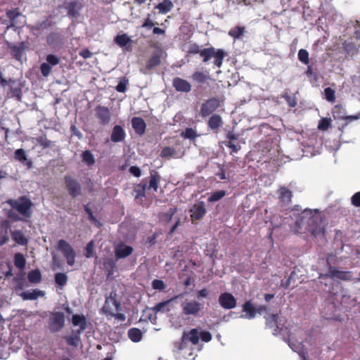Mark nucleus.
<instances>
[{
	"mask_svg": "<svg viewBox=\"0 0 360 360\" xmlns=\"http://www.w3.org/2000/svg\"><path fill=\"white\" fill-rule=\"evenodd\" d=\"M295 231L300 234L309 233L313 238H324L326 230L319 211L304 210L295 221Z\"/></svg>",
	"mask_w": 360,
	"mask_h": 360,
	"instance_id": "obj_1",
	"label": "nucleus"
},
{
	"mask_svg": "<svg viewBox=\"0 0 360 360\" xmlns=\"http://www.w3.org/2000/svg\"><path fill=\"white\" fill-rule=\"evenodd\" d=\"M319 278L320 288L327 293L328 296H335L338 293L339 284L335 283L333 279L338 278L342 281H353L354 283L360 282V272L357 278H352V273L349 271H339L336 267L330 266L326 274H320Z\"/></svg>",
	"mask_w": 360,
	"mask_h": 360,
	"instance_id": "obj_2",
	"label": "nucleus"
},
{
	"mask_svg": "<svg viewBox=\"0 0 360 360\" xmlns=\"http://www.w3.org/2000/svg\"><path fill=\"white\" fill-rule=\"evenodd\" d=\"M187 53L193 55L199 53L203 63H207L212 58H214V64L217 68L221 67L223 60L227 55V53L221 49H215L214 47H210L200 49V46L196 43H192L188 46Z\"/></svg>",
	"mask_w": 360,
	"mask_h": 360,
	"instance_id": "obj_3",
	"label": "nucleus"
},
{
	"mask_svg": "<svg viewBox=\"0 0 360 360\" xmlns=\"http://www.w3.org/2000/svg\"><path fill=\"white\" fill-rule=\"evenodd\" d=\"M6 202L24 217L30 218L31 217L33 202L27 196L22 195L18 199H9Z\"/></svg>",
	"mask_w": 360,
	"mask_h": 360,
	"instance_id": "obj_4",
	"label": "nucleus"
},
{
	"mask_svg": "<svg viewBox=\"0 0 360 360\" xmlns=\"http://www.w3.org/2000/svg\"><path fill=\"white\" fill-rule=\"evenodd\" d=\"M332 115L335 120H345L340 129L342 131L349 122L357 120L360 118V113L354 115H347L346 109L340 104L335 105L332 109Z\"/></svg>",
	"mask_w": 360,
	"mask_h": 360,
	"instance_id": "obj_5",
	"label": "nucleus"
},
{
	"mask_svg": "<svg viewBox=\"0 0 360 360\" xmlns=\"http://www.w3.org/2000/svg\"><path fill=\"white\" fill-rule=\"evenodd\" d=\"M65 326V314L61 311L51 312L48 320V328L51 333L60 331Z\"/></svg>",
	"mask_w": 360,
	"mask_h": 360,
	"instance_id": "obj_6",
	"label": "nucleus"
},
{
	"mask_svg": "<svg viewBox=\"0 0 360 360\" xmlns=\"http://www.w3.org/2000/svg\"><path fill=\"white\" fill-rule=\"evenodd\" d=\"M6 16L8 20L6 30L10 28L16 30L18 28L22 27L23 24L20 18H25V16L20 11L19 8H13L6 11Z\"/></svg>",
	"mask_w": 360,
	"mask_h": 360,
	"instance_id": "obj_7",
	"label": "nucleus"
},
{
	"mask_svg": "<svg viewBox=\"0 0 360 360\" xmlns=\"http://www.w3.org/2000/svg\"><path fill=\"white\" fill-rule=\"evenodd\" d=\"M219 98L212 97L205 100L201 105L200 115L202 118L211 116L221 106Z\"/></svg>",
	"mask_w": 360,
	"mask_h": 360,
	"instance_id": "obj_8",
	"label": "nucleus"
},
{
	"mask_svg": "<svg viewBox=\"0 0 360 360\" xmlns=\"http://www.w3.org/2000/svg\"><path fill=\"white\" fill-rule=\"evenodd\" d=\"M116 297V293L111 292L110 295L105 297L104 304L101 308V311L104 315L110 316L113 313V307L117 311L122 310L121 304L117 300Z\"/></svg>",
	"mask_w": 360,
	"mask_h": 360,
	"instance_id": "obj_9",
	"label": "nucleus"
},
{
	"mask_svg": "<svg viewBox=\"0 0 360 360\" xmlns=\"http://www.w3.org/2000/svg\"><path fill=\"white\" fill-rule=\"evenodd\" d=\"M56 248L61 252L70 266H73L75 262V252L72 247L65 240L60 239L58 241Z\"/></svg>",
	"mask_w": 360,
	"mask_h": 360,
	"instance_id": "obj_10",
	"label": "nucleus"
},
{
	"mask_svg": "<svg viewBox=\"0 0 360 360\" xmlns=\"http://www.w3.org/2000/svg\"><path fill=\"white\" fill-rule=\"evenodd\" d=\"M150 47L155 48V51L152 53L146 62V68L148 70L160 65L162 62V58L164 55H166L165 51L159 44H153V45H150Z\"/></svg>",
	"mask_w": 360,
	"mask_h": 360,
	"instance_id": "obj_11",
	"label": "nucleus"
},
{
	"mask_svg": "<svg viewBox=\"0 0 360 360\" xmlns=\"http://www.w3.org/2000/svg\"><path fill=\"white\" fill-rule=\"evenodd\" d=\"M64 182L65 187L72 198H76L81 195L82 187L79 182L70 175H65L64 176Z\"/></svg>",
	"mask_w": 360,
	"mask_h": 360,
	"instance_id": "obj_12",
	"label": "nucleus"
},
{
	"mask_svg": "<svg viewBox=\"0 0 360 360\" xmlns=\"http://www.w3.org/2000/svg\"><path fill=\"white\" fill-rule=\"evenodd\" d=\"M181 307L184 315L195 316H198L202 308V304L195 300L185 301L182 303Z\"/></svg>",
	"mask_w": 360,
	"mask_h": 360,
	"instance_id": "obj_13",
	"label": "nucleus"
},
{
	"mask_svg": "<svg viewBox=\"0 0 360 360\" xmlns=\"http://www.w3.org/2000/svg\"><path fill=\"white\" fill-rule=\"evenodd\" d=\"M199 331L198 328H192L188 332H184L181 342L179 343L178 349L182 350L184 347V342L185 340L191 342L193 345H196L199 342Z\"/></svg>",
	"mask_w": 360,
	"mask_h": 360,
	"instance_id": "obj_14",
	"label": "nucleus"
},
{
	"mask_svg": "<svg viewBox=\"0 0 360 360\" xmlns=\"http://www.w3.org/2000/svg\"><path fill=\"white\" fill-rule=\"evenodd\" d=\"M96 117L99 120V123L102 125L109 124L111 119V113L108 107L101 105L95 108Z\"/></svg>",
	"mask_w": 360,
	"mask_h": 360,
	"instance_id": "obj_15",
	"label": "nucleus"
},
{
	"mask_svg": "<svg viewBox=\"0 0 360 360\" xmlns=\"http://www.w3.org/2000/svg\"><path fill=\"white\" fill-rule=\"evenodd\" d=\"M220 306L225 309H231L236 307L237 302L233 295L229 292H223L219 297Z\"/></svg>",
	"mask_w": 360,
	"mask_h": 360,
	"instance_id": "obj_16",
	"label": "nucleus"
},
{
	"mask_svg": "<svg viewBox=\"0 0 360 360\" xmlns=\"http://www.w3.org/2000/svg\"><path fill=\"white\" fill-rule=\"evenodd\" d=\"M8 48L11 50L13 57L20 61L21 60L23 52L28 48V43L22 41L18 45L8 43Z\"/></svg>",
	"mask_w": 360,
	"mask_h": 360,
	"instance_id": "obj_17",
	"label": "nucleus"
},
{
	"mask_svg": "<svg viewBox=\"0 0 360 360\" xmlns=\"http://www.w3.org/2000/svg\"><path fill=\"white\" fill-rule=\"evenodd\" d=\"M46 43L53 49L60 48L63 44V37L58 32H51L46 37Z\"/></svg>",
	"mask_w": 360,
	"mask_h": 360,
	"instance_id": "obj_18",
	"label": "nucleus"
},
{
	"mask_svg": "<svg viewBox=\"0 0 360 360\" xmlns=\"http://www.w3.org/2000/svg\"><path fill=\"white\" fill-rule=\"evenodd\" d=\"M238 137L239 134L235 133L233 130H229L226 134V138L228 141H224V145L231 150V153H238L241 148L239 144L233 143V141L238 140Z\"/></svg>",
	"mask_w": 360,
	"mask_h": 360,
	"instance_id": "obj_19",
	"label": "nucleus"
},
{
	"mask_svg": "<svg viewBox=\"0 0 360 360\" xmlns=\"http://www.w3.org/2000/svg\"><path fill=\"white\" fill-rule=\"evenodd\" d=\"M208 128L214 134H217L219 129L223 126V120L218 114L212 115L207 120Z\"/></svg>",
	"mask_w": 360,
	"mask_h": 360,
	"instance_id": "obj_20",
	"label": "nucleus"
},
{
	"mask_svg": "<svg viewBox=\"0 0 360 360\" xmlns=\"http://www.w3.org/2000/svg\"><path fill=\"white\" fill-rule=\"evenodd\" d=\"M190 212L193 221L201 219L206 213L204 202L200 201L195 203L191 209Z\"/></svg>",
	"mask_w": 360,
	"mask_h": 360,
	"instance_id": "obj_21",
	"label": "nucleus"
},
{
	"mask_svg": "<svg viewBox=\"0 0 360 360\" xmlns=\"http://www.w3.org/2000/svg\"><path fill=\"white\" fill-rule=\"evenodd\" d=\"M172 86L179 92L188 93L191 91V84L187 80L180 77L173 79Z\"/></svg>",
	"mask_w": 360,
	"mask_h": 360,
	"instance_id": "obj_22",
	"label": "nucleus"
},
{
	"mask_svg": "<svg viewBox=\"0 0 360 360\" xmlns=\"http://www.w3.org/2000/svg\"><path fill=\"white\" fill-rule=\"evenodd\" d=\"M14 159L26 166L27 169H31L33 167V162L32 160L27 158L26 152L22 148L15 150L14 152Z\"/></svg>",
	"mask_w": 360,
	"mask_h": 360,
	"instance_id": "obj_23",
	"label": "nucleus"
},
{
	"mask_svg": "<svg viewBox=\"0 0 360 360\" xmlns=\"http://www.w3.org/2000/svg\"><path fill=\"white\" fill-rule=\"evenodd\" d=\"M278 199L283 205L288 206L292 202V193L285 186H281L278 190Z\"/></svg>",
	"mask_w": 360,
	"mask_h": 360,
	"instance_id": "obj_24",
	"label": "nucleus"
},
{
	"mask_svg": "<svg viewBox=\"0 0 360 360\" xmlns=\"http://www.w3.org/2000/svg\"><path fill=\"white\" fill-rule=\"evenodd\" d=\"M134 248L131 246L120 243L115 248V256L117 259L125 258L132 254Z\"/></svg>",
	"mask_w": 360,
	"mask_h": 360,
	"instance_id": "obj_25",
	"label": "nucleus"
},
{
	"mask_svg": "<svg viewBox=\"0 0 360 360\" xmlns=\"http://www.w3.org/2000/svg\"><path fill=\"white\" fill-rule=\"evenodd\" d=\"M126 138V132L124 128L120 125H115L112 128L110 140L114 143L124 141Z\"/></svg>",
	"mask_w": 360,
	"mask_h": 360,
	"instance_id": "obj_26",
	"label": "nucleus"
},
{
	"mask_svg": "<svg viewBox=\"0 0 360 360\" xmlns=\"http://www.w3.org/2000/svg\"><path fill=\"white\" fill-rule=\"evenodd\" d=\"M11 229L9 221L5 219L0 223V246L6 244L8 240V231Z\"/></svg>",
	"mask_w": 360,
	"mask_h": 360,
	"instance_id": "obj_27",
	"label": "nucleus"
},
{
	"mask_svg": "<svg viewBox=\"0 0 360 360\" xmlns=\"http://www.w3.org/2000/svg\"><path fill=\"white\" fill-rule=\"evenodd\" d=\"M114 41L120 47L125 48V49L127 51L131 50V46L130 45L131 43V39L129 37L127 36V34H117L115 37Z\"/></svg>",
	"mask_w": 360,
	"mask_h": 360,
	"instance_id": "obj_28",
	"label": "nucleus"
},
{
	"mask_svg": "<svg viewBox=\"0 0 360 360\" xmlns=\"http://www.w3.org/2000/svg\"><path fill=\"white\" fill-rule=\"evenodd\" d=\"M82 8V4L77 1H72L67 3L65 5V8L68 11V15L72 18L77 17Z\"/></svg>",
	"mask_w": 360,
	"mask_h": 360,
	"instance_id": "obj_29",
	"label": "nucleus"
},
{
	"mask_svg": "<svg viewBox=\"0 0 360 360\" xmlns=\"http://www.w3.org/2000/svg\"><path fill=\"white\" fill-rule=\"evenodd\" d=\"M131 125L134 131L139 135H143L146 131V124L144 120L139 117L131 119Z\"/></svg>",
	"mask_w": 360,
	"mask_h": 360,
	"instance_id": "obj_30",
	"label": "nucleus"
},
{
	"mask_svg": "<svg viewBox=\"0 0 360 360\" xmlns=\"http://www.w3.org/2000/svg\"><path fill=\"white\" fill-rule=\"evenodd\" d=\"M278 314H270L266 317V325L268 328L273 329V334L277 335L280 332L278 325Z\"/></svg>",
	"mask_w": 360,
	"mask_h": 360,
	"instance_id": "obj_31",
	"label": "nucleus"
},
{
	"mask_svg": "<svg viewBox=\"0 0 360 360\" xmlns=\"http://www.w3.org/2000/svg\"><path fill=\"white\" fill-rule=\"evenodd\" d=\"M160 176L158 172L154 169L150 171V181L147 188H153L155 192L158 191L159 183L160 181Z\"/></svg>",
	"mask_w": 360,
	"mask_h": 360,
	"instance_id": "obj_32",
	"label": "nucleus"
},
{
	"mask_svg": "<svg viewBox=\"0 0 360 360\" xmlns=\"http://www.w3.org/2000/svg\"><path fill=\"white\" fill-rule=\"evenodd\" d=\"M72 323L75 326H79V329L77 331H80V333L86 328V319L83 314H74L72 317Z\"/></svg>",
	"mask_w": 360,
	"mask_h": 360,
	"instance_id": "obj_33",
	"label": "nucleus"
},
{
	"mask_svg": "<svg viewBox=\"0 0 360 360\" xmlns=\"http://www.w3.org/2000/svg\"><path fill=\"white\" fill-rule=\"evenodd\" d=\"M11 234L13 240L18 245H26L27 244L28 240L22 231L15 230L11 231Z\"/></svg>",
	"mask_w": 360,
	"mask_h": 360,
	"instance_id": "obj_34",
	"label": "nucleus"
},
{
	"mask_svg": "<svg viewBox=\"0 0 360 360\" xmlns=\"http://www.w3.org/2000/svg\"><path fill=\"white\" fill-rule=\"evenodd\" d=\"M44 293L43 291L39 290H33L32 291L27 290L24 291L21 293L20 296L24 300H34L39 297L44 296Z\"/></svg>",
	"mask_w": 360,
	"mask_h": 360,
	"instance_id": "obj_35",
	"label": "nucleus"
},
{
	"mask_svg": "<svg viewBox=\"0 0 360 360\" xmlns=\"http://www.w3.org/2000/svg\"><path fill=\"white\" fill-rule=\"evenodd\" d=\"M174 7L171 0H163L155 6V8L158 9L159 12L162 14L169 13Z\"/></svg>",
	"mask_w": 360,
	"mask_h": 360,
	"instance_id": "obj_36",
	"label": "nucleus"
},
{
	"mask_svg": "<svg viewBox=\"0 0 360 360\" xmlns=\"http://www.w3.org/2000/svg\"><path fill=\"white\" fill-rule=\"evenodd\" d=\"M243 310L246 313V317L249 319H253L256 316L257 310L251 301H247L243 305Z\"/></svg>",
	"mask_w": 360,
	"mask_h": 360,
	"instance_id": "obj_37",
	"label": "nucleus"
},
{
	"mask_svg": "<svg viewBox=\"0 0 360 360\" xmlns=\"http://www.w3.org/2000/svg\"><path fill=\"white\" fill-rule=\"evenodd\" d=\"M80 331H76L72 335L65 337L68 345L77 347L80 342Z\"/></svg>",
	"mask_w": 360,
	"mask_h": 360,
	"instance_id": "obj_38",
	"label": "nucleus"
},
{
	"mask_svg": "<svg viewBox=\"0 0 360 360\" xmlns=\"http://www.w3.org/2000/svg\"><path fill=\"white\" fill-rule=\"evenodd\" d=\"M128 337L134 342L141 340L143 334L141 330L137 328H131L128 330Z\"/></svg>",
	"mask_w": 360,
	"mask_h": 360,
	"instance_id": "obj_39",
	"label": "nucleus"
},
{
	"mask_svg": "<svg viewBox=\"0 0 360 360\" xmlns=\"http://www.w3.org/2000/svg\"><path fill=\"white\" fill-rule=\"evenodd\" d=\"M147 188V184L146 183H140L136 184L134 188V192L135 193V198H141L145 197L146 191Z\"/></svg>",
	"mask_w": 360,
	"mask_h": 360,
	"instance_id": "obj_40",
	"label": "nucleus"
},
{
	"mask_svg": "<svg viewBox=\"0 0 360 360\" xmlns=\"http://www.w3.org/2000/svg\"><path fill=\"white\" fill-rule=\"evenodd\" d=\"M27 279L31 283H39L41 281V274L39 269L32 270L28 272Z\"/></svg>",
	"mask_w": 360,
	"mask_h": 360,
	"instance_id": "obj_41",
	"label": "nucleus"
},
{
	"mask_svg": "<svg viewBox=\"0 0 360 360\" xmlns=\"http://www.w3.org/2000/svg\"><path fill=\"white\" fill-rule=\"evenodd\" d=\"M103 267L105 271L107 272L108 276H110L114 273V270L116 267V262L112 258L108 259L104 262Z\"/></svg>",
	"mask_w": 360,
	"mask_h": 360,
	"instance_id": "obj_42",
	"label": "nucleus"
},
{
	"mask_svg": "<svg viewBox=\"0 0 360 360\" xmlns=\"http://www.w3.org/2000/svg\"><path fill=\"white\" fill-rule=\"evenodd\" d=\"M14 264L17 268L20 269H22L25 268L26 264V260L24 255L22 253L18 252L15 254Z\"/></svg>",
	"mask_w": 360,
	"mask_h": 360,
	"instance_id": "obj_43",
	"label": "nucleus"
},
{
	"mask_svg": "<svg viewBox=\"0 0 360 360\" xmlns=\"http://www.w3.org/2000/svg\"><path fill=\"white\" fill-rule=\"evenodd\" d=\"M82 160L88 166L93 165L95 163V158L90 150H85L82 153Z\"/></svg>",
	"mask_w": 360,
	"mask_h": 360,
	"instance_id": "obj_44",
	"label": "nucleus"
},
{
	"mask_svg": "<svg viewBox=\"0 0 360 360\" xmlns=\"http://www.w3.org/2000/svg\"><path fill=\"white\" fill-rule=\"evenodd\" d=\"M170 301L171 300H167L165 302H159L152 308V310L155 314L158 312L169 311V309L167 307V306L169 304Z\"/></svg>",
	"mask_w": 360,
	"mask_h": 360,
	"instance_id": "obj_45",
	"label": "nucleus"
},
{
	"mask_svg": "<svg viewBox=\"0 0 360 360\" xmlns=\"http://www.w3.org/2000/svg\"><path fill=\"white\" fill-rule=\"evenodd\" d=\"M226 195V191L224 190H219L214 191L211 193L210 197L207 199L209 202H214L219 201L221 198H223Z\"/></svg>",
	"mask_w": 360,
	"mask_h": 360,
	"instance_id": "obj_46",
	"label": "nucleus"
},
{
	"mask_svg": "<svg viewBox=\"0 0 360 360\" xmlns=\"http://www.w3.org/2000/svg\"><path fill=\"white\" fill-rule=\"evenodd\" d=\"M244 27L236 26L229 30V35L234 39H239L240 37L244 34Z\"/></svg>",
	"mask_w": 360,
	"mask_h": 360,
	"instance_id": "obj_47",
	"label": "nucleus"
},
{
	"mask_svg": "<svg viewBox=\"0 0 360 360\" xmlns=\"http://www.w3.org/2000/svg\"><path fill=\"white\" fill-rule=\"evenodd\" d=\"M37 143L43 148H48L52 146V141L49 140L46 135H42L36 138Z\"/></svg>",
	"mask_w": 360,
	"mask_h": 360,
	"instance_id": "obj_48",
	"label": "nucleus"
},
{
	"mask_svg": "<svg viewBox=\"0 0 360 360\" xmlns=\"http://www.w3.org/2000/svg\"><path fill=\"white\" fill-rule=\"evenodd\" d=\"M175 154V148L169 146H165L162 149L160 156L163 158H169L173 157Z\"/></svg>",
	"mask_w": 360,
	"mask_h": 360,
	"instance_id": "obj_49",
	"label": "nucleus"
},
{
	"mask_svg": "<svg viewBox=\"0 0 360 360\" xmlns=\"http://www.w3.org/2000/svg\"><path fill=\"white\" fill-rule=\"evenodd\" d=\"M191 78L193 81H195L198 83H203L207 78H209V77L202 72L195 71L191 75Z\"/></svg>",
	"mask_w": 360,
	"mask_h": 360,
	"instance_id": "obj_50",
	"label": "nucleus"
},
{
	"mask_svg": "<svg viewBox=\"0 0 360 360\" xmlns=\"http://www.w3.org/2000/svg\"><path fill=\"white\" fill-rule=\"evenodd\" d=\"M324 98L326 101L333 103L335 101V91L330 87L324 89Z\"/></svg>",
	"mask_w": 360,
	"mask_h": 360,
	"instance_id": "obj_51",
	"label": "nucleus"
},
{
	"mask_svg": "<svg viewBox=\"0 0 360 360\" xmlns=\"http://www.w3.org/2000/svg\"><path fill=\"white\" fill-rule=\"evenodd\" d=\"M297 57H298L299 60L302 63H303L304 65L309 64V53L306 49H300L298 51Z\"/></svg>",
	"mask_w": 360,
	"mask_h": 360,
	"instance_id": "obj_52",
	"label": "nucleus"
},
{
	"mask_svg": "<svg viewBox=\"0 0 360 360\" xmlns=\"http://www.w3.org/2000/svg\"><path fill=\"white\" fill-rule=\"evenodd\" d=\"M181 136L189 140H195V138L198 136V134L193 129L186 128L185 131L181 133Z\"/></svg>",
	"mask_w": 360,
	"mask_h": 360,
	"instance_id": "obj_53",
	"label": "nucleus"
},
{
	"mask_svg": "<svg viewBox=\"0 0 360 360\" xmlns=\"http://www.w3.org/2000/svg\"><path fill=\"white\" fill-rule=\"evenodd\" d=\"M55 282L60 286L65 285L68 282V276L64 273H56L55 274Z\"/></svg>",
	"mask_w": 360,
	"mask_h": 360,
	"instance_id": "obj_54",
	"label": "nucleus"
},
{
	"mask_svg": "<svg viewBox=\"0 0 360 360\" xmlns=\"http://www.w3.org/2000/svg\"><path fill=\"white\" fill-rule=\"evenodd\" d=\"M331 124V119L323 117L319 120L318 129L321 131H326L329 129Z\"/></svg>",
	"mask_w": 360,
	"mask_h": 360,
	"instance_id": "obj_55",
	"label": "nucleus"
},
{
	"mask_svg": "<svg viewBox=\"0 0 360 360\" xmlns=\"http://www.w3.org/2000/svg\"><path fill=\"white\" fill-rule=\"evenodd\" d=\"M128 84V79L126 77H123L118 83L115 89L117 91L120 93H124L127 91V85Z\"/></svg>",
	"mask_w": 360,
	"mask_h": 360,
	"instance_id": "obj_56",
	"label": "nucleus"
},
{
	"mask_svg": "<svg viewBox=\"0 0 360 360\" xmlns=\"http://www.w3.org/2000/svg\"><path fill=\"white\" fill-rule=\"evenodd\" d=\"M40 71L42 76L46 77H48L51 72V65H50L47 63H43L40 65Z\"/></svg>",
	"mask_w": 360,
	"mask_h": 360,
	"instance_id": "obj_57",
	"label": "nucleus"
},
{
	"mask_svg": "<svg viewBox=\"0 0 360 360\" xmlns=\"http://www.w3.org/2000/svg\"><path fill=\"white\" fill-rule=\"evenodd\" d=\"M46 63L50 65H56L60 63V58L53 54H49L46 58Z\"/></svg>",
	"mask_w": 360,
	"mask_h": 360,
	"instance_id": "obj_58",
	"label": "nucleus"
},
{
	"mask_svg": "<svg viewBox=\"0 0 360 360\" xmlns=\"http://www.w3.org/2000/svg\"><path fill=\"white\" fill-rule=\"evenodd\" d=\"M94 241L91 240L89 243H87L85 250V257L87 258L92 257L94 255Z\"/></svg>",
	"mask_w": 360,
	"mask_h": 360,
	"instance_id": "obj_59",
	"label": "nucleus"
},
{
	"mask_svg": "<svg viewBox=\"0 0 360 360\" xmlns=\"http://www.w3.org/2000/svg\"><path fill=\"white\" fill-rule=\"evenodd\" d=\"M152 287L155 290H163L165 288V284L162 280L155 279L152 281Z\"/></svg>",
	"mask_w": 360,
	"mask_h": 360,
	"instance_id": "obj_60",
	"label": "nucleus"
},
{
	"mask_svg": "<svg viewBox=\"0 0 360 360\" xmlns=\"http://www.w3.org/2000/svg\"><path fill=\"white\" fill-rule=\"evenodd\" d=\"M352 204L355 207H360V191L355 193L351 198Z\"/></svg>",
	"mask_w": 360,
	"mask_h": 360,
	"instance_id": "obj_61",
	"label": "nucleus"
},
{
	"mask_svg": "<svg viewBox=\"0 0 360 360\" xmlns=\"http://www.w3.org/2000/svg\"><path fill=\"white\" fill-rule=\"evenodd\" d=\"M202 341L208 342L212 340V334L209 331H202L199 333Z\"/></svg>",
	"mask_w": 360,
	"mask_h": 360,
	"instance_id": "obj_62",
	"label": "nucleus"
},
{
	"mask_svg": "<svg viewBox=\"0 0 360 360\" xmlns=\"http://www.w3.org/2000/svg\"><path fill=\"white\" fill-rule=\"evenodd\" d=\"M284 98L290 107L294 108L296 106L297 101L295 97L286 95Z\"/></svg>",
	"mask_w": 360,
	"mask_h": 360,
	"instance_id": "obj_63",
	"label": "nucleus"
},
{
	"mask_svg": "<svg viewBox=\"0 0 360 360\" xmlns=\"http://www.w3.org/2000/svg\"><path fill=\"white\" fill-rule=\"evenodd\" d=\"M129 172L136 177H139L141 175V171L137 166H131L129 168Z\"/></svg>",
	"mask_w": 360,
	"mask_h": 360,
	"instance_id": "obj_64",
	"label": "nucleus"
}]
</instances>
